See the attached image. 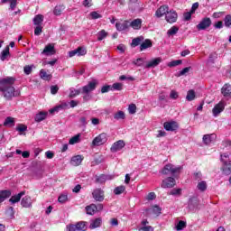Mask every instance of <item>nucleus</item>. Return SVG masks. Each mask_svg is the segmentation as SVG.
Instances as JSON below:
<instances>
[{
  "mask_svg": "<svg viewBox=\"0 0 231 231\" xmlns=\"http://www.w3.org/2000/svg\"><path fill=\"white\" fill-rule=\"evenodd\" d=\"M97 84H98V81H97V79H93L92 81L88 82V85L82 88V91H81L82 95H88L91 93V91H95V89H97Z\"/></svg>",
  "mask_w": 231,
  "mask_h": 231,
  "instance_id": "obj_4",
  "label": "nucleus"
},
{
  "mask_svg": "<svg viewBox=\"0 0 231 231\" xmlns=\"http://www.w3.org/2000/svg\"><path fill=\"white\" fill-rule=\"evenodd\" d=\"M224 24H225L226 28H230V26H231V14L226 15V17L224 19Z\"/></svg>",
  "mask_w": 231,
  "mask_h": 231,
  "instance_id": "obj_50",
  "label": "nucleus"
},
{
  "mask_svg": "<svg viewBox=\"0 0 231 231\" xmlns=\"http://www.w3.org/2000/svg\"><path fill=\"white\" fill-rule=\"evenodd\" d=\"M194 98H196V92L193 89L189 90L186 96V100H188V102H192Z\"/></svg>",
  "mask_w": 231,
  "mask_h": 231,
  "instance_id": "obj_38",
  "label": "nucleus"
},
{
  "mask_svg": "<svg viewBox=\"0 0 231 231\" xmlns=\"http://www.w3.org/2000/svg\"><path fill=\"white\" fill-rule=\"evenodd\" d=\"M79 142H80V135L79 134H78L77 135L69 139V145H75V143H79Z\"/></svg>",
  "mask_w": 231,
  "mask_h": 231,
  "instance_id": "obj_44",
  "label": "nucleus"
},
{
  "mask_svg": "<svg viewBox=\"0 0 231 231\" xmlns=\"http://www.w3.org/2000/svg\"><path fill=\"white\" fill-rule=\"evenodd\" d=\"M212 24V20L208 17H205L202 21L197 25L198 30H207V28H210Z\"/></svg>",
  "mask_w": 231,
  "mask_h": 231,
  "instance_id": "obj_10",
  "label": "nucleus"
},
{
  "mask_svg": "<svg viewBox=\"0 0 231 231\" xmlns=\"http://www.w3.org/2000/svg\"><path fill=\"white\" fill-rule=\"evenodd\" d=\"M107 180H112L111 176L109 175H101L97 178V183H105V181H107Z\"/></svg>",
  "mask_w": 231,
  "mask_h": 231,
  "instance_id": "obj_42",
  "label": "nucleus"
},
{
  "mask_svg": "<svg viewBox=\"0 0 231 231\" xmlns=\"http://www.w3.org/2000/svg\"><path fill=\"white\" fill-rule=\"evenodd\" d=\"M128 111H129V114H130V115H134V114L136 113V105L131 104V105L128 106Z\"/></svg>",
  "mask_w": 231,
  "mask_h": 231,
  "instance_id": "obj_57",
  "label": "nucleus"
},
{
  "mask_svg": "<svg viewBox=\"0 0 231 231\" xmlns=\"http://www.w3.org/2000/svg\"><path fill=\"white\" fill-rule=\"evenodd\" d=\"M180 28L176 26H172L170 30H168L167 34L168 35H176L179 32Z\"/></svg>",
  "mask_w": 231,
  "mask_h": 231,
  "instance_id": "obj_51",
  "label": "nucleus"
},
{
  "mask_svg": "<svg viewBox=\"0 0 231 231\" xmlns=\"http://www.w3.org/2000/svg\"><path fill=\"white\" fill-rule=\"evenodd\" d=\"M221 162H222V168L221 171L225 176H230L231 174V161L230 155L228 153H223L220 155Z\"/></svg>",
  "mask_w": 231,
  "mask_h": 231,
  "instance_id": "obj_1",
  "label": "nucleus"
},
{
  "mask_svg": "<svg viewBox=\"0 0 231 231\" xmlns=\"http://www.w3.org/2000/svg\"><path fill=\"white\" fill-rule=\"evenodd\" d=\"M163 127L166 131H176L178 129V123L176 121L165 122Z\"/></svg>",
  "mask_w": 231,
  "mask_h": 231,
  "instance_id": "obj_14",
  "label": "nucleus"
},
{
  "mask_svg": "<svg viewBox=\"0 0 231 231\" xmlns=\"http://www.w3.org/2000/svg\"><path fill=\"white\" fill-rule=\"evenodd\" d=\"M183 169V167L181 166H177L175 167L174 164H166L163 169L162 170V174L164 175H169L171 174V176H176V174H180V172H181V170Z\"/></svg>",
  "mask_w": 231,
  "mask_h": 231,
  "instance_id": "obj_2",
  "label": "nucleus"
},
{
  "mask_svg": "<svg viewBox=\"0 0 231 231\" xmlns=\"http://www.w3.org/2000/svg\"><path fill=\"white\" fill-rule=\"evenodd\" d=\"M42 21H44V16H42V14H38L33 18V24H35V26H41Z\"/></svg>",
  "mask_w": 231,
  "mask_h": 231,
  "instance_id": "obj_33",
  "label": "nucleus"
},
{
  "mask_svg": "<svg viewBox=\"0 0 231 231\" xmlns=\"http://www.w3.org/2000/svg\"><path fill=\"white\" fill-rule=\"evenodd\" d=\"M0 91L4 93V97L5 100H12V98L15 97V88L13 86L2 85L0 87Z\"/></svg>",
  "mask_w": 231,
  "mask_h": 231,
  "instance_id": "obj_3",
  "label": "nucleus"
},
{
  "mask_svg": "<svg viewBox=\"0 0 231 231\" xmlns=\"http://www.w3.org/2000/svg\"><path fill=\"white\" fill-rule=\"evenodd\" d=\"M5 127H14L15 125V118L8 116L4 122Z\"/></svg>",
  "mask_w": 231,
  "mask_h": 231,
  "instance_id": "obj_25",
  "label": "nucleus"
},
{
  "mask_svg": "<svg viewBox=\"0 0 231 231\" xmlns=\"http://www.w3.org/2000/svg\"><path fill=\"white\" fill-rule=\"evenodd\" d=\"M194 203H196V199H194V198L189 199V203H188V207L191 210L196 208V207H197V205H194Z\"/></svg>",
  "mask_w": 231,
  "mask_h": 231,
  "instance_id": "obj_54",
  "label": "nucleus"
},
{
  "mask_svg": "<svg viewBox=\"0 0 231 231\" xmlns=\"http://www.w3.org/2000/svg\"><path fill=\"white\" fill-rule=\"evenodd\" d=\"M197 189L200 192H205V190H207V181L205 180L199 181L197 185Z\"/></svg>",
  "mask_w": 231,
  "mask_h": 231,
  "instance_id": "obj_39",
  "label": "nucleus"
},
{
  "mask_svg": "<svg viewBox=\"0 0 231 231\" xmlns=\"http://www.w3.org/2000/svg\"><path fill=\"white\" fill-rule=\"evenodd\" d=\"M143 60H144L143 58H139V59L134 60L133 64H134V66H138V67L143 66Z\"/></svg>",
  "mask_w": 231,
  "mask_h": 231,
  "instance_id": "obj_59",
  "label": "nucleus"
},
{
  "mask_svg": "<svg viewBox=\"0 0 231 231\" xmlns=\"http://www.w3.org/2000/svg\"><path fill=\"white\" fill-rule=\"evenodd\" d=\"M80 94V89H76L74 88H69V98H75Z\"/></svg>",
  "mask_w": 231,
  "mask_h": 231,
  "instance_id": "obj_36",
  "label": "nucleus"
},
{
  "mask_svg": "<svg viewBox=\"0 0 231 231\" xmlns=\"http://www.w3.org/2000/svg\"><path fill=\"white\" fill-rule=\"evenodd\" d=\"M124 192H125V186L124 185L118 186L114 189L116 196H120V194H124Z\"/></svg>",
  "mask_w": 231,
  "mask_h": 231,
  "instance_id": "obj_40",
  "label": "nucleus"
},
{
  "mask_svg": "<svg viewBox=\"0 0 231 231\" xmlns=\"http://www.w3.org/2000/svg\"><path fill=\"white\" fill-rule=\"evenodd\" d=\"M187 226V223L185 221H179L176 228L177 230H183V228H185Z\"/></svg>",
  "mask_w": 231,
  "mask_h": 231,
  "instance_id": "obj_55",
  "label": "nucleus"
},
{
  "mask_svg": "<svg viewBox=\"0 0 231 231\" xmlns=\"http://www.w3.org/2000/svg\"><path fill=\"white\" fill-rule=\"evenodd\" d=\"M116 28L118 32H124V30H127L129 28V23L127 22L116 23Z\"/></svg>",
  "mask_w": 231,
  "mask_h": 231,
  "instance_id": "obj_29",
  "label": "nucleus"
},
{
  "mask_svg": "<svg viewBox=\"0 0 231 231\" xmlns=\"http://www.w3.org/2000/svg\"><path fill=\"white\" fill-rule=\"evenodd\" d=\"M101 225H102V218L97 217V218L90 221L89 228H90V230H95V228L100 227Z\"/></svg>",
  "mask_w": 231,
  "mask_h": 231,
  "instance_id": "obj_20",
  "label": "nucleus"
},
{
  "mask_svg": "<svg viewBox=\"0 0 231 231\" xmlns=\"http://www.w3.org/2000/svg\"><path fill=\"white\" fill-rule=\"evenodd\" d=\"M92 198H93V199H95V201H99V202L104 201V199L106 198L104 189H102L100 188L95 189L92 191Z\"/></svg>",
  "mask_w": 231,
  "mask_h": 231,
  "instance_id": "obj_6",
  "label": "nucleus"
},
{
  "mask_svg": "<svg viewBox=\"0 0 231 231\" xmlns=\"http://www.w3.org/2000/svg\"><path fill=\"white\" fill-rule=\"evenodd\" d=\"M89 15H90L91 19H101V17H102V15L100 14H98V13H97L95 11L91 12L89 14Z\"/></svg>",
  "mask_w": 231,
  "mask_h": 231,
  "instance_id": "obj_60",
  "label": "nucleus"
},
{
  "mask_svg": "<svg viewBox=\"0 0 231 231\" xmlns=\"http://www.w3.org/2000/svg\"><path fill=\"white\" fill-rule=\"evenodd\" d=\"M181 63H182L181 60H172V61L169 62L167 64V66L169 68H176V66H180V64H181Z\"/></svg>",
  "mask_w": 231,
  "mask_h": 231,
  "instance_id": "obj_49",
  "label": "nucleus"
},
{
  "mask_svg": "<svg viewBox=\"0 0 231 231\" xmlns=\"http://www.w3.org/2000/svg\"><path fill=\"white\" fill-rule=\"evenodd\" d=\"M24 194H26L24 191H21L17 195L12 196L9 199V203H11L12 205H15V203H19V201H21V198H23Z\"/></svg>",
  "mask_w": 231,
  "mask_h": 231,
  "instance_id": "obj_18",
  "label": "nucleus"
},
{
  "mask_svg": "<svg viewBox=\"0 0 231 231\" xmlns=\"http://www.w3.org/2000/svg\"><path fill=\"white\" fill-rule=\"evenodd\" d=\"M178 92H176L175 90H171L170 93V98H171L172 100H176L178 99Z\"/></svg>",
  "mask_w": 231,
  "mask_h": 231,
  "instance_id": "obj_63",
  "label": "nucleus"
},
{
  "mask_svg": "<svg viewBox=\"0 0 231 231\" xmlns=\"http://www.w3.org/2000/svg\"><path fill=\"white\" fill-rule=\"evenodd\" d=\"M162 58H155L150 61L147 62V64L145 65L146 69H151V68H156V66H159L160 63H162Z\"/></svg>",
  "mask_w": 231,
  "mask_h": 231,
  "instance_id": "obj_16",
  "label": "nucleus"
},
{
  "mask_svg": "<svg viewBox=\"0 0 231 231\" xmlns=\"http://www.w3.org/2000/svg\"><path fill=\"white\" fill-rule=\"evenodd\" d=\"M147 48H152V42L151 40L146 39L140 45V51H143V50H147Z\"/></svg>",
  "mask_w": 231,
  "mask_h": 231,
  "instance_id": "obj_26",
  "label": "nucleus"
},
{
  "mask_svg": "<svg viewBox=\"0 0 231 231\" xmlns=\"http://www.w3.org/2000/svg\"><path fill=\"white\" fill-rule=\"evenodd\" d=\"M221 93L224 97H230V95H231L230 84H225L221 89Z\"/></svg>",
  "mask_w": 231,
  "mask_h": 231,
  "instance_id": "obj_27",
  "label": "nucleus"
},
{
  "mask_svg": "<svg viewBox=\"0 0 231 231\" xmlns=\"http://www.w3.org/2000/svg\"><path fill=\"white\" fill-rule=\"evenodd\" d=\"M143 42V36H139L132 40V46L136 48V46H140Z\"/></svg>",
  "mask_w": 231,
  "mask_h": 231,
  "instance_id": "obj_34",
  "label": "nucleus"
},
{
  "mask_svg": "<svg viewBox=\"0 0 231 231\" xmlns=\"http://www.w3.org/2000/svg\"><path fill=\"white\" fill-rule=\"evenodd\" d=\"M168 12H169V5H162L155 12V15H156V17H163V15H167Z\"/></svg>",
  "mask_w": 231,
  "mask_h": 231,
  "instance_id": "obj_15",
  "label": "nucleus"
},
{
  "mask_svg": "<svg viewBox=\"0 0 231 231\" xmlns=\"http://www.w3.org/2000/svg\"><path fill=\"white\" fill-rule=\"evenodd\" d=\"M83 6H85V8H90V6H93V0H84Z\"/></svg>",
  "mask_w": 231,
  "mask_h": 231,
  "instance_id": "obj_61",
  "label": "nucleus"
},
{
  "mask_svg": "<svg viewBox=\"0 0 231 231\" xmlns=\"http://www.w3.org/2000/svg\"><path fill=\"white\" fill-rule=\"evenodd\" d=\"M139 230H142V231H154V228L151 226H144L141 227Z\"/></svg>",
  "mask_w": 231,
  "mask_h": 231,
  "instance_id": "obj_64",
  "label": "nucleus"
},
{
  "mask_svg": "<svg viewBox=\"0 0 231 231\" xmlns=\"http://www.w3.org/2000/svg\"><path fill=\"white\" fill-rule=\"evenodd\" d=\"M76 226H77L78 230H79V231H84V230H86V223H84V222H79V223H77V224H76Z\"/></svg>",
  "mask_w": 231,
  "mask_h": 231,
  "instance_id": "obj_56",
  "label": "nucleus"
},
{
  "mask_svg": "<svg viewBox=\"0 0 231 231\" xmlns=\"http://www.w3.org/2000/svg\"><path fill=\"white\" fill-rule=\"evenodd\" d=\"M28 126H26L25 125H18V126L16 127V131H18L19 133H24V131H27Z\"/></svg>",
  "mask_w": 231,
  "mask_h": 231,
  "instance_id": "obj_58",
  "label": "nucleus"
},
{
  "mask_svg": "<svg viewBox=\"0 0 231 231\" xmlns=\"http://www.w3.org/2000/svg\"><path fill=\"white\" fill-rule=\"evenodd\" d=\"M214 140H216V134H205L203 136V143L206 145H210Z\"/></svg>",
  "mask_w": 231,
  "mask_h": 231,
  "instance_id": "obj_21",
  "label": "nucleus"
},
{
  "mask_svg": "<svg viewBox=\"0 0 231 231\" xmlns=\"http://www.w3.org/2000/svg\"><path fill=\"white\" fill-rule=\"evenodd\" d=\"M181 194V189H173L169 192L170 196H180Z\"/></svg>",
  "mask_w": 231,
  "mask_h": 231,
  "instance_id": "obj_52",
  "label": "nucleus"
},
{
  "mask_svg": "<svg viewBox=\"0 0 231 231\" xmlns=\"http://www.w3.org/2000/svg\"><path fill=\"white\" fill-rule=\"evenodd\" d=\"M125 147V142L124 140H119L114 143L110 148L111 152H118V151H122Z\"/></svg>",
  "mask_w": 231,
  "mask_h": 231,
  "instance_id": "obj_9",
  "label": "nucleus"
},
{
  "mask_svg": "<svg viewBox=\"0 0 231 231\" xmlns=\"http://www.w3.org/2000/svg\"><path fill=\"white\" fill-rule=\"evenodd\" d=\"M40 77L42 79V80H51V74H48L47 71L44 69H41L40 71Z\"/></svg>",
  "mask_w": 231,
  "mask_h": 231,
  "instance_id": "obj_35",
  "label": "nucleus"
},
{
  "mask_svg": "<svg viewBox=\"0 0 231 231\" xmlns=\"http://www.w3.org/2000/svg\"><path fill=\"white\" fill-rule=\"evenodd\" d=\"M225 106H226L225 101H220L217 104L212 110L213 116H217L219 114L223 113V111H225Z\"/></svg>",
  "mask_w": 231,
  "mask_h": 231,
  "instance_id": "obj_8",
  "label": "nucleus"
},
{
  "mask_svg": "<svg viewBox=\"0 0 231 231\" xmlns=\"http://www.w3.org/2000/svg\"><path fill=\"white\" fill-rule=\"evenodd\" d=\"M130 26L134 30H140V28H142V19L140 18L134 19L130 23Z\"/></svg>",
  "mask_w": 231,
  "mask_h": 231,
  "instance_id": "obj_24",
  "label": "nucleus"
},
{
  "mask_svg": "<svg viewBox=\"0 0 231 231\" xmlns=\"http://www.w3.org/2000/svg\"><path fill=\"white\" fill-rule=\"evenodd\" d=\"M106 142H107V134L102 133L92 141V145L98 147L100 145H104Z\"/></svg>",
  "mask_w": 231,
  "mask_h": 231,
  "instance_id": "obj_5",
  "label": "nucleus"
},
{
  "mask_svg": "<svg viewBox=\"0 0 231 231\" xmlns=\"http://www.w3.org/2000/svg\"><path fill=\"white\" fill-rule=\"evenodd\" d=\"M21 205L24 208H32V197L30 196H25L21 200Z\"/></svg>",
  "mask_w": 231,
  "mask_h": 231,
  "instance_id": "obj_19",
  "label": "nucleus"
},
{
  "mask_svg": "<svg viewBox=\"0 0 231 231\" xmlns=\"http://www.w3.org/2000/svg\"><path fill=\"white\" fill-rule=\"evenodd\" d=\"M86 53H88V51H86V49H84L83 47H79L76 50L70 51L69 52V56L75 57V55H78V57H82L86 55Z\"/></svg>",
  "mask_w": 231,
  "mask_h": 231,
  "instance_id": "obj_12",
  "label": "nucleus"
},
{
  "mask_svg": "<svg viewBox=\"0 0 231 231\" xmlns=\"http://www.w3.org/2000/svg\"><path fill=\"white\" fill-rule=\"evenodd\" d=\"M108 33L106 32V30H101L97 32V41H104L106 37H107Z\"/></svg>",
  "mask_w": 231,
  "mask_h": 231,
  "instance_id": "obj_45",
  "label": "nucleus"
},
{
  "mask_svg": "<svg viewBox=\"0 0 231 231\" xmlns=\"http://www.w3.org/2000/svg\"><path fill=\"white\" fill-rule=\"evenodd\" d=\"M46 116H48V112H40L34 117L35 122H42V120H46Z\"/></svg>",
  "mask_w": 231,
  "mask_h": 231,
  "instance_id": "obj_30",
  "label": "nucleus"
},
{
  "mask_svg": "<svg viewBox=\"0 0 231 231\" xmlns=\"http://www.w3.org/2000/svg\"><path fill=\"white\" fill-rule=\"evenodd\" d=\"M87 214L89 216H94V214L97 212V205L91 204L90 206L86 207Z\"/></svg>",
  "mask_w": 231,
  "mask_h": 231,
  "instance_id": "obj_32",
  "label": "nucleus"
},
{
  "mask_svg": "<svg viewBox=\"0 0 231 231\" xmlns=\"http://www.w3.org/2000/svg\"><path fill=\"white\" fill-rule=\"evenodd\" d=\"M190 69H192V67L184 68L182 70H180L179 72L178 77H183V75H187V73H189V71H190Z\"/></svg>",
  "mask_w": 231,
  "mask_h": 231,
  "instance_id": "obj_53",
  "label": "nucleus"
},
{
  "mask_svg": "<svg viewBox=\"0 0 231 231\" xmlns=\"http://www.w3.org/2000/svg\"><path fill=\"white\" fill-rule=\"evenodd\" d=\"M174 185H176V180H174V178L172 177H168L167 179L162 180L161 187L162 189H172Z\"/></svg>",
  "mask_w": 231,
  "mask_h": 231,
  "instance_id": "obj_11",
  "label": "nucleus"
},
{
  "mask_svg": "<svg viewBox=\"0 0 231 231\" xmlns=\"http://www.w3.org/2000/svg\"><path fill=\"white\" fill-rule=\"evenodd\" d=\"M33 68H35V65H27L23 68V72L25 75H30L33 70Z\"/></svg>",
  "mask_w": 231,
  "mask_h": 231,
  "instance_id": "obj_48",
  "label": "nucleus"
},
{
  "mask_svg": "<svg viewBox=\"0 0 231 231\" xmlns=\"http://www.w3.org/2000/svg\"><path fill=\"white\" fill-rule=\"evenodd\" d=\"M8 57H10V47L6 46L5 49L1 52L0 60L5 62V60L8 59Z\"/></svg>",
  "mask_w": 231,
  "mask_h": 231,
  "instance_id": "obj_28",
  "label": "nucleus"
},
{
  "mask_svg": "<svg viewBox=\"0 0 231 231\" xmlns=\"http://www.w3.org/2000/svg\"><path fill=\"white\" fill-rule=\"evenodd\" d=\"M5 216L8 219H14L15 217V211L13 207H8L5 210Z\"/></svg>",
  "mask_w": 231,
  "mask_h": 231,
  "instance_id": "obj_31",
  "label": "nucleus"
},
{
  "mask_svg": "<svg viewBox=\"0 0 231 231\" xmlns=\"http://www.w3.org/2000/svg\"><path fill=\"white\" fill-rule=\"evenodd\" d=\"M69 106V103L63 102L60 105L55 106L54 108H51L49 112L51 115H53V113H59L60 109H68Z\"/></svg>",
  "mask_w": 231,
  "mask_h": 231,
  "instance_id": "obj_17",
  "label": "nucleus"
},
{
  "mask_svg": "<svg viewBox=\"0 0 231 231\" xmlns=\"http://www.w3.org/2000/svg\"><path fill=\"white\" fill-rule=\"evenodd\" d=\"M124 89V84L122 83H114L111 86V91H122Z\"/></svg>",
  "mask_w": 231,
  "mask_h": 231,
  "instance_id": "obj_41",
  "label": "nucleus"
},
{
  "mask_svg": "<svg viewBox=\"0 0 231 231\" xmlns=\"http://www.w3.org/2000/svg\"><path fill=\"white\" fill-rule=\"evenodd\" d=\"M64 11V5H56L54 8V15H60L62 12Z\"/></svg>",
  "mask_w": 231,
  "mask_h": 231,
  "instance_id": "obj_47",
  "label": "nucleus"
},
{
  "mask_svg": "<svg viewBox=\"0 0 231 231\" xmlns=\"http://www.w3.org/2000/svg\"><path fill=\"white\" fill-rule=\"evenodd\" d=\"M148 211L155 216H160V214H162V208L158 206H153L151 209H148Z\"/></svg>",
  "mask_w": 231,
  "mask_h": 231,
  "instance_id": "obj_43",
  "label": "nucleus"
},
{
  "mask_svg": "<svg viewBox=\"0 0 231 231\" xmlns=\"http://www.w3.org/2000/svg\"><path fill=\"white\" fill-rule=\"evenodd\" d=\"M42 33V26L37 25L34 29V35H41Z\"/></svg>",
  "mask_w": 231,
  "mask_h": 231,
  "instance_id": "obj_62",
  "label": "nucleus"
},
{
  "mask_svg": "<svg viewBox=\"0 0 231 231\" xmlns=\"http://www.w3.org/2000/svg\"><path fill=\"white\" fill-rule=\"evenodd\" d=\"M42 55H46L47 57L50 55H55V46L51 43H49L42 51Z\"/></svg>",
  "mask_w": 231,
  "mask_h": 231,
  "instance_id": "obj_13",
  "label": "nucleus"
},
{
  "mask_svg": "<svg viewBox=\"0 0 231 231\" xmlns=\"http://www.w3.org/2000/svg\"><path fill=\"white\" fill-rule=\"evenodd\" d=\"M82 160H84V158H82V155H76L71 158L70 163L74 167H79V165L82 163Z\"/></svg>",
  "mask_w": 231,
  "mask_h": 231,
  "instance_id": "obj_23",
  "label": "nucleus"
},
{
  "mask_svg": "<svg viewBox=\"0 0 231 231\" xmlns=\"http://www.w3.org/2000/svg\"><path fill=\"white\" fill-rule=\"evenodd\" d=\"M165 19L167 23L172 24V23H176V21H178V13H176L174 10H170L167 12Z\"/></svg>",
  "mask_w": 231,
  "mask_h": 231,
  "instance_id": "obj_7",
  "label": "nucleus"
},
{
  "mask_svg": "<svg viewBox=\"0 0 231 231\" xmlns=\"http://www.w3.org/2000/svg\"><path fill=\"white\" fill-rule=\"evenodd\" d=\"M15 82V79L14 78H5L1 80L2 86H12Z\"/></svg>",
  "mask_w": 231,
  "mask_h": 231,
  "instance_id": "obj_37",
  "label": "nucleus"
},
{
  "mask_svg": "<svg viewBox=\"0 0 231 231\" xmlns=\"http://www.w3.org/2000/svg\"><path fill=\"white\" fill-rule=\"evenodd\" d=\"M12 196V190L10 189H5L0 190V203H3L5 199H8Z\"/></svg>",
  "mask_w": 231,
  "mask_h": 231,
  "instance_id": "obj_22",
  "label": "nucleus"
},
{
  "mask_svg": "<svg viewBox=\"0 0 231 231\" xmlns=\"http://www.w3.org/2000/svg\"><path fill=\"white\" fill-rule=\"evenodd\" d=\"M115 120H124L125 118V114L124 111H118L114 115Z\"/></svg>",
  "mask_w": 231,
  "mask_h": 231,
  "instance_id": "obj_46",
  "label": "nucleus"
}]
</instances>
